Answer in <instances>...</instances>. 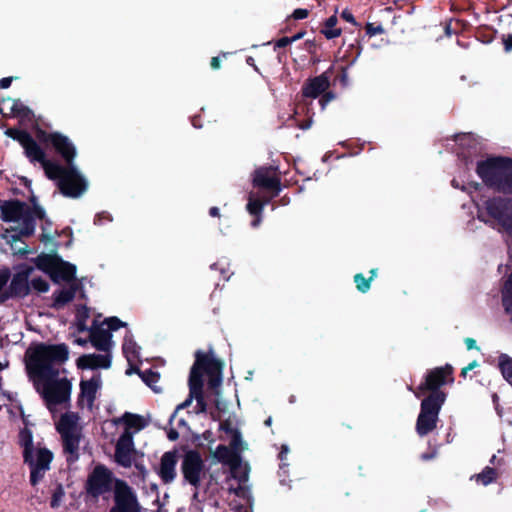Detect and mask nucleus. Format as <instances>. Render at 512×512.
<instances>
[{
	"instance_id": "obj_11",
	"label": "nucleus",
	"mask_w": 512,
	"mask_h": 512,
	"mask_svg": "<svg viewBox=\"0 0 512 512\" xmlns=\"http://www.w3.org/2000/svg\"><path fill=\"white\" fill-rule=\"evenodd\" d=\"M487 214L498 228L512 236V201L494 199L486 203Z\"/></svg>"
},
{
	"instance_id": "obj_33",
	"label": "nucleus",
	"mask_w": 512,
	"mask_h": 512,
	"mask_svg": "<svg viewBox=\"0 0 512 512\" xmlns=\"http://www.w3.org/2000/svg\"><path fill=\"white\" fill-rule=\"evenodd\" d=\"M496 478V471L492 468H485L481 473L475 476L478 483L486 486Z\"/></svg>"
},
{
	"instance_id": "obj_59",
	"label": "nucleus",
	"mask_w": 512,
	"mask_h": 512,
	"mask_svg": "<svg viewBox=\"0 0 512 512\" xmlns=\"http://www.w3.org/2000/svg\"><path fill=\"white\" fill-rule=\"evenodd\" d=\"M301 37H302V34H298V35L294 36L293 38H291L292 42L297 40V39H300Z\"/></svg>"
},
{
	"instance_id": "obj_26",
	"label": "nucleus",
	"mask_w": 512,
	"mask_h": 512,
	"mask_svg": "<svg viewBox=\"0 0 512 512\" xmlns=\"http://www.w3.org/2000/svg\"><path fill=\"white\" fill-rule=\"evenodd\" d=\"M120 422L125 425L123 432H131L132 435L143 429L145 426V421L141 416L131 413H126L120 419L115 420V423Z\"/></svg>"
},
{
	"instance_id": "obj_58",
	"label": "nucleus",
	"mask_w": 512,
	"mask_h": 512,
	"mask_svg": "<svg viewBox=\"0 0 512 512\" xmlns=\"http://www.w3.org/2000/svg\"><path fill=\"white\" fill-rule=\"evenodd\" d=\"M7 366H8V364H7V363H2V362H0V370L5 369Z\"/></svg>"
},
{
	"instance_id": "obj_34",
	"label": "nucleus",
	"mask_w": 512,
	"mask_h": 512,
	"mask_svg": "<svg viewBox=\"0 0 512 512\" xmlns=\"http://www.w3.org/2000/svg\"><path fill=\"white\" fill-rule=\"evenodd\" d=\"M9 279V272L2 271L0 272V301H5L7 298L11 297L9 286L7 287V281Z\"/></svg>"
},
{
	"instance_id": "obj_32",
	"label": "nucleus",
	"mask_w": 512,
	"mask_h": 512,
	"mask_svg": "<svg viewBox=\"0 0 512 512\" xmlns=\"http://www.w3.org/2000/svg\"><path fill=\"white\" fill-rule=\"evenodd\" d=\"M503 305L506 313L512 320V274L509 276L503 288Z\"/></svg>"
},
{
	"instance_id": "obj_45",
	"label": "nucleus",
	"mask_w": 512,
	"mask_h": 512,
	"mask_svg": "<svg viewBox=\"0 0 512 512\" xmlns=\"http://www.w3.org/2000/svg\"><path fill=\"white\" fill-rule=\"evenodd\" d=\"M6 103H7V104H10L11 109H12V110H15V111H17V112H20V111H21V109H22V105H21V103H20L19 101H17V100L8 99V100L6 101Z\"/></svg>"
},
{
	"instance_id": "obj_43",
	"label": "nucleus",
	"mask_w": 512,
	"mask_h": 512,
	"mask_svg": "<svg viewBox=\"0 0 512 512\" xmlns=\"http://www.w3.org/2000/svg\"><path fill=\"white\" fill-rule=\"evenodd\" d=\"M502 42L505 47L506 52H510L512 50V34L504 35L502 37Z\"/></svg>"
},
{
	"instance_id": "obj_18",
	"label": "nucleus",
	"mask_w": 512,
	"mask_h": 512,
	"mask_svg": "<svg viewBox=\"0 0 512 512\" xmlns=\"http://www.w3.org/2000/svg\"><path fill=\"white\" fill-rule=\"evenodd\" d=\"M115 500L117 512H139V507L131 489L123 482L115 483Z\"/></svg>"
},
{
	"instance_id": "obj_13",
	"label": "nucleus",
	"mask_w": 512,
	"mask_h": 512,
	"mask_svg": "<svg viewBox=\"0 0 512 512\" xmlns=\"http://www.w3.org/2000/svg\"><path fill=\"white\" fill-rule=\"evenodd\" d=\"M230 477L238 482V486L234 487L229 483V491L237 496L249 498V489L247 481L249 477L250 467L247 463H243L239 457L230 467Z\"/></svg>"
},
{
	"instance_id": "obj_20",
	"label": "nucleus",
	"mask_w": 512,
	"mask_h": 512,
	"mask_svg": "<svg viewBox=\"0 0 512 512\" xmlns=\"http://www.w3.org/2000/svg\"><path fill=\"white\" fill-rule=\"evenodd\" d=\"M111 365L109 352L105 354H87L78 358L77 366L81 369H107Z\"/></svg>"
},
{
	"instance_id": "obj_5",
	"label": "nucleus",
	"mask_w": 512,
	"mask_h": 512,
	"mask_svg": "<svg viewBox=\"0 0 512 512\" xmlns=\"http://www.w3.org/2000/svg\"><path fill=\"white\" fill-rule=\"evenodd\" d=\"M479 176L489 185L512 191V161L488 159L478 165Z\"/></svg>"
},
{
	"instance_id": "obj_1",
	"label": "nucleus",
	"mask_w": 512,
	"mask_h": 512,
	"mask_svg": "<svg viewBox=\"0 0 512 512\" xmlns=\"http://www.w3.org/2000/svg\"><path fill=\"white\" fill-rule=\"evenodd\" d=\"M8 134L22 145L27 157L32 161H39L41 163L48 178L58 181V187L63 195L78 198L87 190V181L74 164L64 168L56 163L47 161L44 152L24 131L10 130Z\"/></svg>"
},
{
	"instance_id": "obj_12",
	"label": "nucleus",
	"mask_w": 512,
	"mask_h": 512,
	"mask_svg": "<svg viewBox=\"0 0 512 512\" xmlns=\"http://www.w3.org/2000/svg\"><path fill=\"white\" fill-rule=\"evenodd\" d=\"M124 326L125 323L116 317L107 318L91 331L90 339L93 346L100 351L109 352L113 346L112 331Z\"/></svg>"
},
{
	"instance_id": "obj_44",
	"label": "nucleus",
	"mask_w": 512,
	"mask_h": 512,
	"mask_svg": "<svg viewBox=\"0 0 512 512\" xmlns=\"http://www.w3.org/2000/svg\"><path fill=\"white\" fill-rule=\"evenodd\" d=\"M293 18L296 20L304 19L308 16V10L306 9H296L293 12Z\"/></svg>"
},
{
	"instance_id": "obj_55",
	"label": "nucleus",
	"mask_w": 512,
	"mask_h": 512,
	"mask_svg": "<svg viewBox=\"0 0 512 512\" xmlns=\"http://www.w3.org/2000/svg\"><path fill=\"white\" fill-rule=\"evenodd\" d=\"M256 216H257L256 220H254V221L252 222V225H253L254 227H257V226L260 224V222H261V217H260V215H256Z\"/></svg>"
},
{
	"instance_id": "obj_24",
	"label": "nucleus",
	"mask_w": 512,
	"mask_h": 512,
	"mask_svg": "<svg viewBox=\"0 0 512 512\" xmlns=\"http://www.w3.org/2000/svg\"><path fill=\"white\" fill-rule=\"evenodd\" d=\"M176 463L177 458L175 453L166 452L162 458L159 468V474L163 481L171 482L174 480L176 476Z\"/></svg>"
},
{
	"instance_id": "obj_53",
	"label": "nucleus",
	"mask_w": 512,
	"mask_h": 512,
	"mask_svg": "<svg viewBox=\"0 0 512 512\" xmlns=\"http://www.w3.org/2000/svg\"><path fill=\"white\" fill-rule=\"evenodd\" d=\"M211 67L213 69H219L220 68V60L218 57H213L211 59Z\"/></svg>"
},
{
	"instance_id": "obj_48",
	"label": "nucleus",
	"mask_w": 512,
	"mask_h": 512,
	"mask_svg": "<svg viewBox=\"0 0 512 512\" xmlns=\"http://www.w3.org/2000/svg\"><path fill=\"white\" fill-rule=\"evenodd\" d=\"M342 18L345 19L348 22L355 23L353 15L349 11H343L342 12Z\"/></svg>"
},
{
	"instance_id": "obj_46",
	"label": "nucleus",
	"mask_w": 512,
	"mask_h": 512,
	"mask_svg": "<svg viewBox=\"0 0 512 512\" xmlns=\"http://www.w3.org/2000/svg\"><path fill=\"white\" fill-rule=\"evenodd\" d=\"M465 344L468 350L477 348L476 341L473 338H466Z\"/></svg>"
},
{
	"instance_id": "obj_3",
	"label": "nucleus",
	"mask_w": 512,
	"mask_h": 512,
	"mask_svg": "<svg viewBox=\"0 0 512 512\" xmlns=\"http://www.w3.org/2000/svg\"><path fill=\"white\" fill-rule=\"evenodd\" d=\"M223 364L215 359L214 357L198 352L196 354V362L193 365L189 378L190 394L189 398L183 403L179 404L172 415L175 417L176 413L187 407L193 398L197 399L198 404L201 406V410H204L202 403L201 392H202V371H205L210 376V385L212 387H218L221 383V373Z\"/></svg>"
},
{
	"instance_id": "obj_31",
	"label": "nucleus",
	"mask_w": 512,
	"mask_h": 512,
	"mask_svg": "<svg viewBox=\"0 0 512 512\" xmlns=\"http://www.w3.org/2000/svg\"><path fill=\"white\" fill-rule=\"evenodd\" d=\"M498 367L504 379L512 386V358L505 354L499 356Z\"/></svg>"
},
{
	"instance_id": "obj_50",
	"label": "nucleus",
	"mask_w": 512,
	"mask_h": 512,
	"mask_svg": "<svg viewBox=\"0 0 512 512\" xmlns=\"http://www.w3.org/2000/svg\"><path fill=\"white\" fill-rule=\"evenodd\" d=\"M478 366V362L477 361H473L471 362L468 366H466L465 368H463L462 370V374L463 375H466V373L472 369H474L475 367Z\"/></svg>"
},
{
	"instance_id": "obj_39",
	"label": "nucleus",
	"mask_w": 512,
	"mask_h": 512,
	"mask_svg": "<svg viewBox=\"0 0 512 512\" xmlns=\"http://www.w3.org/2000/svg\"><path fill=\"white\" fill-rule=\"evenodd\" d=\"M143 380L146 382L148 386H150L154 391L159 392L157 389L156 383L158 382V376L155 373L147 372L143 374Z\"/></svg>"
},
{
	"instance_id": "obj_60",
	"label": "nucleus",
	"mask_w": 512,
	"mask_h": 512,
	"mask_svg": "<svg viewBox=\"0 0 512 512\" xmlns=\"http://www.w3.org/2000/svg\"><path fill=\"white\" fill-rule=\"evenodd\" d=\"M265 424H266V425H268V426H269V425H271V418L267 419V420L265 421Z\"/></svg>"
},
{
	"instance_id": "obj_51",
	"label": "nucleus",
	"mask_w": 512,
	"mask_h": 512,
	"mask_svg": "<svg viewBox=\"0 0 512 512\" xmlns=\"http://www.w3.org/2000/svg\"><path fill=\"white\" fill-rule=\"evenodd\" d=\"M292 42V39L284 37L277 42L278 47H284Z\"/></svg>"
},
{
	"instance_id": "obj_64",
	"label": "nucleus",
	"mask_w": 512,
	"mask_h": 512,
	"mask_svg": "<svg viewBox=\"0 0 512 512\" xmlns=\"http://www.w3.org/2000/svg\"><path fill=\"white\" fill-rule=\"evenodd\" d=\"M77 343L80 344V345H83L85 343V341H82V340L78 339Z\"/></svg>"
},
{
	"instance_id": "obj_6",
	"label": "nucleus",
	"mask_w": 512,
	"mask_h": 512,
	"mask_svg": "<svg viewBox=\"0 0 512 512\" xmlns=\"http://www.w3.org/2000/svg\"><path fill=\"white\" fill-rule=\"evenodd\" d=\"M22 438L25 445V460L29 462L31 467L30 481L32 485H36L43 478L44 473L50 468L53 455L46 448H34L32 446V436L28 431L22 432Z\"/></svg>"
},
{
	"instance_id": "obj_52",
	"label": "nucleus",
	"mask_w": 512,
	"mask_h": 512,
	"mask_svg": "<svg viewBox=\"0 0 512 512\" xmlns=\"http://www.w3.org/2000/svg\"><path fill=\"white\" fill-rule=\"evenodd\" d=\"M12 82V78H3L0 80L1 88H8Z\"/></svg>"
},
{
	"instance_id": "obj_25",
	"label": "nucleus",
	"mask_w": 512,
	"mask_h": 512,
	"mask_svg": "<svg viewBox=\"0 0 512 512\" xmlns=\"http://www.w3.org/2000/svg\"><path fill=\"white\" fill-rule=\"evenodd\" d=\"M220 429L227 435V439L235 450H245L246 444L242 441L241 435L234 423L227 419L220 424Z\"/></svg>"
},
{
	"instance_id": "obj_38",
	"label": "nucleus",
	"mask_w": 512,
	"mask_h": 512,
	"mask_svg": "<svg viewBox=\"0 0 512 512\" xmlns=\"http://www.w3.org/2000/svg\"><path fill=\"white\" fill-rule=\"evenodd\" d=\"M32 288L38 292H47L49 290V284L43 278H33L30 282Z\"/></svg>"
},
{
	"instance_id": "obj_15",
	"label": "nucleus",
	"mask_w": 512,
	"mask_h": 512,
	"mask_svg": "<svg viewBox=\"0 0 512 512\" xmlns=\"http://www.w3.org/2000/svg\"><path fill=\"white\" fill-rule=\"evenodd\" d=\"M112 486L110 472L103 466H97L90 474L87 481L88 492L97 496L108 491Z\"/></svg>"
},
{
	"instance_id": "obj_47",
	"label": "nucleus",
	"mask_w": 512,
	"mask_h": 512,
	"mask_svg": "<svg viewBox=\"0 0 512 512\" xmlns=\"http://www.w3.org/2000/svg\"><path fill=\"white\" fill-rule=\"evenodd\" d=\"M44 210L39 207V206H35L34 209H33V215L42 219L44 217Z\"/></svg>"
},
{
	"instance_id": "obj_17",
	"label": "nucleus",
	"mask_w": 512,
	"mask_h": 512,
	"mask_svg": "<svg viewBox=\"0 0 512 512\" xmlns=\"http://www.w3.org/2000/svg\"><path fill=\"white\" fill-rule=\"evenodd\" d=\"M135 453L132 433L123 432L116 443V462L124 467H130L135 459Z\"/></svg>"
},
{
	"instance_id": "obj_7",
	"label": "nucleus",
	"mask_w": 512,
	"mask_h": 512,
	"mask_svg": "<svg viewBox=\"0 0 512 512\" xmlns=\"http://www.w3.org/2000/svg\"><path fill=\"white\" fill-rule=\"evenodd\" d=\"M445 399L443 392L436 391L422 401L416 423V431L420 436L426 435L436 427L438 414Z\"/></svg>"
},
{
	"instance_id": "obj_63",
	"label": "nucleus",
	"mask_w": 512,
	"mask_h": 512,
	"mask_svg": "<svg viewBox=\"0 0 512 512\" xmlns=\"http://www.w3.org/2000/svg\"><path fill=\"white\" fill-rule=\"evenodd\" d=\"M204 436H205L206 438H209V437L211 436V433H210V432H206V433L204 434Z\"/></svg>"
},
{
	"instance_id": "obj_54",
	"label": "nucleus",
	"mask_w": 512,
	"mask_h": 512,
	"mask_svg": "<svg viewBox=\"0 0 512 512\" xmlns=\"http://www.w3.org/2000/svg\"><path fill=\"white\" fill-rule=\"evenodd\" d=\"M210 215L214 216V217L219 216V209L216 208V207L211 208L210 209Z\"/></svg>"
},
{
	"instance_id": "obj_42",
	"label": "nucleus",
	"mask_w": 512,
	"mask_h": 512,
	"mask_svg": "<svg viewBox=\"0 0 512 512\" xmlns=\"http://www.w3.org/2000/svg\"><path fill=\"white\" fill-rule=\"evenodd\" d=\"M63 495H64V492L62 489H58L55 491V493L53 494L52 500H51V506L53 508H56L60 505Z\"/></svg>"
},
{
	"instance_id": "obj_35",
	"label": "nucleus",
	"mask_w": 512,
	"mask_h": 512,
	"mask_svg": "<svg viewBox=\"0 0 512 512\" xmlns=\"http://www.w3.org/2000/svg\"><path fill=\"white\" fill-rule=\"evenodd\" d=\"M264 204L254 195L250 194L247 210L251 215H260Z\"/></svg>"
},
{
	"instance_id": "obj_62",
	"label": "nucleus",
	"mask_w": 512,
	"mask_h": 512,
	"mask_svg": "<svg viewBox=\"0 0 512 512\" xmlns=\"http://www.w3.org/2000/svg\"><path fill=\"white\" fill-rule=\"evenodd\" d=\"M288 449L287 447H283V451H281V454L287 453Z\"/></svg>"
},
{
	"instance_id": "obj_57",
	"label": "nucleus",
	"mask_w": 512,
	"mask_h": 512,
	"mask_svg": "<svg viewBox=\"0 0 512 512\" xmlns=\"http://www.w3.org/2000/svg\"><path fill=\"white\" fill-rule=\"evenodd\" d=\"M370 273H371V277H370L369 279H371V280H372V279L376 276V269H372V270L370 271Z\"/></svg>"
},
{
	"instance_id": "obj_28",
	"label": "nucleus",
	"mask_w": 512,
	"mask_h": 512,
	"mask_svg": "<svg viewBox=\"0 0 512 512\" xmlns=\"http://www.w3.org/2000/svg\"><path fill=\"white\" fill-rule=\"evenodd\" d=\"M254 185L259 187H265L269 189L277 188V180L269 170H258L254 177Z\"/></svg>"
},
{
	"instance_id": "obj_56",
	"label": "nucleus",
	"mask_w": 512,
	"mask_h": 512,
	"mask_svg": "<svg viewBox=\"0 0 512 512\" xmlns=\"http://www.w3.org/2000/svg\"><path fill=\"white\" fill-rule=\"evenodd\" d=\"M169 438H170L171 440H175V439L177 438V433H176V432H170V433H169Z\"/></svg>"
},
{
	"instance_id": "obj_2",
	"label": "nucleus",
	"mask_w": 512,
	"mask_h": 512,
	"mask_svg": "<svg viewBox=\"0 0 512 512\" xmlns=\"http://www.w3.org/2000/svg\"><path fill=\"white\" fill-rule=\"evenodd\" d=\"M65 345L37 344L30 346L25 355L29 380L34 383L61 370L60 366L68 359Z\"/></svg>"
},
{
	"instance_id": "obj_4",
	"label": "nucleus",
	"mask_w": 512,
	"mask_h": 512,
	"mask_svg": "<svg viewBox=\"0 0 512 512\" xmlns=\"http://www.w3.org/2000/svg\"><path fill=\"white\" fill-rule=\"evenodd\" d=\"M32 384L51 412L70 401L72 384L66 377L64 369Z\"/></svg>"
},
{
	"instance_id": "obj_22",
	"label": "nucleus",
	"mask_w": 512,
	"mask_h": 512,
	"mask_svg": "<svg viewBox=\"0 0 512 512\" xmlns=\"http://www.w3.org/2000/svg\"><path fill=\"white\" fill-rule=\"evenodd\" d=\"M101 385L102 380L99 375L92 377L90 380L81 381V402L91 407Z\"/></svg>"
},
{
	"instance_id": "obj_9",
	"label": "nucleus",
	"mask_w": 512,
	"mask_h": 512,
	"mask_svg": "<svg viewBox=\"0 0 512 512\" xmlns=\"http://www.w3.org/2000/svg\"><path fill=\"white\" fill-rule=\"evenodd\" d=\"M36 267L47 273L54 282L71 281L76 267L52 254H41L34 259Z\"/></svg>"
},
{
	"instance_id": "obj_29",
	"label": "nucleus",
	"mask_w": 512,
	"mask_h": 512,
	"mask_svg": "<svg viewBox=\"0 0 512 512\" xmlns=\"http://www.w3.org/2000/svg\"><path fill=\"white\" fill-rule=\"evenodd\" d=\"M123 352L131 367H133L139 361V347L129 336H127L124 340Z\"/></svg>"
},
{
	"instance_id": "obj_23",
	"label": "nucleus",
	"mask_w": 512,
	"mask_h": 512,
	"mask_svg": "<svg viewBox=\"0 0 512 512\" xmlns=\"http://www.w3.org/2000/svg\"><path fill=\"white\" fill-rule=\"evenodd\" d=\"M231 448L219 445L216 449L209 448L212 459L216 462L227 464L229 467L240 457L239 452L242 450H235Z\"/></svg>"
},
{
	"instance_id": "obj_19",
	"label": "nucleus",
	"mask_w": 512,
	"mask_h": 512,
	"mask_svg": "<svg viewBox=\"0 0 512 512\" xmlns=\"http://www.w3.org/2000/svg\"><path fill=\"white\" fill-rule=\"evenodd\" d=\"M33 272L32 267L19 266L14 273L9 285L10 295L12 296H26L30 291L29 277Z\"/></svg>"
},
{
	"instance_id": "obj_8",
	"label": "nucleus",
	"mask_w": 512,
	"mask_h": 512,
	"mask_svg": "<svg viewBox=\"0 0 512 512\" xmlns=\"http://www.w3.org/2000/svg\"><path fill=\"white\" fill-rule=\"evenodd\" d=\"M57 429L63 438L64 450L69 454L68 459L75 460L78 456L81 437L78 416L74 413L64 414L57 423Z\"/></svg>"
},
{
	"instance_id": "obj_16",
	"label": "nucleus",
	"mask_w": 512,
	"mask_h": 512,
	"mask_svg": "<svg viewBox=\"0 0 512 512\" xmlns=\"http://www.w3.org/2000/svg\"><path fill=\"white\" fill-rule=\"evenodd\" d=\"M43 141L50 142L55 150L66 161L67 165L73 164L77 155V150L73 142L65 135L60 133H51L43 138Z\"/></svg>"
},
{
	"instance_id": "obj_10",
	"label": "nucleus",
	"mask_w": 512,
	"mask_h": 512,
	"mask_svg": "<svg viewBox=\"0 0 512 512\" xmlns=\"http://www.w3.org/2000/svg\"><path fill=\"white\" fill-rule=\"evenodd\" d=\"M1 216L6 222H13L14 229L19 230V233L28 236L34 231V224L32 223V216L27 213L26 208L19 202H6L1 205Z\"/></svg>"
},
{
	"instance_id": "obj_30",
	"label": "nucleus",
	"mask_w": 512,
	"mask_h": 512,
	"mask_svg": "<svg viewBox=\"0 0 512 512\" xmlns=\"http://www.w3.org/2000/svg\"><path fill=\"white\" fill-rule=\"evenodd\" d=\"M74 295H75V288L72 286L69 288H64L58 292H55L53 295L54 301H53L52 306L56 309H61L66 304H68L69 302H71L73 300Z\"/></svg>"
},
{
	"instance_id": "obj_36",
	"label": "nucleus",
	"mask_w": 512,
	"mask_h": 512,
	"mask_svg": "<svg viewBox=\"0 0 512 512\" xmlns=\"http://www.w3.org/2000/svg\"><path fill=\"white\" fill-rule=\"evenodd\" d=\"M337 23V18L332 16L326 21V27L324 30V34L327 38H335L338 37L341 33L340 29L335 28V25Z\"/></svg>"
},
{
	"instance_id": "obj_14",
	"label": "nucleus",
	"mask_w": 512,
	"mask_h": 512,
	"mask_svg": "<svg viewBox=\"0 0 512 512\" xmlns=\"http://www.w3.org/2000/svg\"><path fill=\"white\" fill-rule=\"evenodd\" d=\"M203 468L204 463L199 453L195 451L186 453L182 463V472L190 484L197 486L200 483L204 474Z\"/></svg>"
},
{
	"instance_id": "obj_21",
	"label": "nucleus",
	"mask_w": 512,
	"mask_h": 512,
	"mask_svg": "<svg viewBox=\"0 0 512 512\" xmlns=\"http://www.w3.org/2000/svg\"><path fill=\"white\" fill-rule=\"evenodd\" d=\"M451 374V367H440L431 370L423 384L420 385L419 390H435L446 381V378Z\"/></svg>"
},
{
	"instance_id": "obj_37",
	"label": "nucleus",
	"mask_w": 512,
	"mask_h": 512,
	"mask_svg": "<svg viewBox=\"0 0 512 512\" xmlns=\"http://www.w3.org/2000/svg\"><path fill=\"white\" fill-rule=\"evenodd\" d=\"M354 281L360 292L365 293L370 289L371 279H366L362 274H356L354 276Z\"/></svg>"
},
{
	"instance_id": "obj_41",
	"label": "nucleus",
	"mask_w": 512,
	"mask_h": 512,
	"mask_svg": "<svg viewBox=\"0 0 512 512\" xmlns=\"http://www.w3.org/2000/svg\"><path fill=\"white\" fill-rule=\"evenodd\" d=\"M11 248L13 249V251L15 253H19V254H25V253H28V250H27V246L22 243V242H19L18 240H15L12 244H11Z\"/></svg>"
},
{
	"instance_id": "obj_27",
	"label": "nucleus",
	"mask_w": 512,
	"mask_h": 512,
	"mask_svg": "<svg viewBox=\"0 0 512 512\" xmlns=\"http://www.w3.org/2000/svg\"><path fill=\"white\" fill-rule=\"evenodd\" d=\"M329 86V81L327 77L321 75L313 79L307 86L304 88L303 93L307 97L316 98L319 94L324 92Z\"/></svg>"
},
{
	"instance_id": "obj_40",
	"label": "nucleus",
	"mask_w": 512,
	"mask_h": 512,
	"mask_svg": "<svg viewBox=\"0 0 512 512\" xmlns=\"http://www.w3.org/2000/svg\"><path fill=\"white\" fill-rule=\"evenodd\" d=\"M89 317L88 309L86 307H80L77 310V318L79 320V327L81 330L86 327V319Z\"/></svg>"
},
{
	"instance_id": "obj_61",
	"label": "nucleus",
	"mask_w": 512,
	"mask_h": 512,
	"mask_svg": "<svg viewBox=\"0 0 512 512\" xmlns=\"http://www.w3.org/2000/svg\"><path fill=\"white\" fill-rule=\"evenodd\" d=\"M288 449L287 447H283V451H281V454L287 453Z\"/></svg>"
},
{
	"instance_id": "obj_49",
	"label": "nucleus",
	"mask_w": 512,
	"mask_h": 512,
	"mask_svg": "<svg viewBox=\"0 0 512 512\" xmlns=\"http://www.w3.org/2000/svg\"><path fill=\"white\" fill-rule=\"evenodd\" d=\"M367 30H368V33H370L371 35H375L377 33H381L383 31V29L381 27H372V25H368L367 27Z\"/></svg>"
}]
</instances>
